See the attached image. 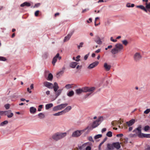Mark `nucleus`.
I'll return each mask as SVG.
<instances>
[{
  "label": "nucleus",
  "instance_id": "obj_1",
  "mask_svg": "<svg viewBox=\"0 0 150 150\" xmlns=\"http://www.w3.org/2000/svg\"><path fill=\"white\" fill-rule=\"evenodd\" d=\"M95 89L94 87H85L82 88H80L76 89L75 91L77 95H79L83 92H90V93L86 94L85 96V98H87L91 93H92Z\"/></svg>",
  "mask_w": 150,
  "mask_h": 150
},
{
  "label": "nucleus",
  "instance_id": "obj_2",
  "mask_svg": "<svg viewBox=\"0 0 150 150\" xmlns=\"http://www.w3.org/2000/svg\"><path fill=\"white\" fill-rule=\"evenodd\" d=\"M123 49V45L117 43L115 45V47L112 49L111 51V53L113 54H117Z\"/></svg>",
  "mask_w": 150,
  "mask_h": 150
},
{
  "label": "nucleus",
  "instance_id": "obj_3",
  "mask_svg": "<svg viewBox=\"0 0 150 150\" xmlns=\"http://www.w3.org/2000/svg\"><path fill=\"white\" fill-rule=\"evenodd\" d=\"M66 132L57 133L54 134L52 136V139L55 141H58L63 138L67 135Z\"/></svg>",
  "mask_w": 150,
  "mask_h": 150
},
{
  "label": "nucleus",
  "instance_id": "obj_4",
  "mask_svg": "<svg viewBox=\"0 0 150 150\" xmlns=\"http://www.w3.org/2000/svg\"><path fill=\"white\" fill-rule=\"evenodd\" d=\"M103 120V117H99L96 120L94 121L93 123L91 125L92 128H94L98 126Z\"/></svg>",
  "mask_w": 150,
  "mask_h": 150
},
{
  "label": "nucleus",
  "instance_id": "obj_5",
  "mask_svg": "<svg viewBox=\"0 0 150 150\" xmlns=\"http://www.w3.org/2000/svg\"><path fill=\"white\" fill-rule=\"evenodd\" d=\"M142 126L139 125L138 127L133 131V132L135 133L136 135L139 138H142L143 133H141Z\"/></svg>",
  "mask_w": 150,
  "mask_h": 150
},
{
  "label": "nucleus",
  "instance_id": "obj_6",
  "mask_svg": "<svg viewBox=\"0 0 150 150\" xmlns=\"http://www.w3.org/2000/svg\"><path fill=\"white\" fill-rule=\"evenodd\" d=\"M68 105L67 103L62 104L54 107L53 108V110L54 111L61 110L64 108Z\"/></svg>",
  "mask_w": 150,
  "mask_h": 150
},
{
  "label": "nucleus",
  "instance_id": "obj_7",
  "mask_svg": "<svg viewBox=\"0 0 150 150\" xmlns=\"http://www.w3.org/2000/svg\"><path fill=\"white\" fill-rule=\"evenodd\" d=\"M89 128V127L88 126L84 130H83L79 131L77 130L76 131L74 132L72 134V136L73 137H78L81 134V132L82 131L84 132L87 129H88Z\"/></svg>",
  "mask_w": 150,
  "mask_h": 150
},
{
  "label": "nucleus",
  "instance_id": "obj_8",
  "mask_svg": "<svg viewBox=\"0 0 150 150\" xmlns=\"http://www.w3.org/2000/svg\"><path fill=\"white\" fill-rule=\"evenodd\" d=\"M58 58L59 60H60L61 59V57L59 56V53H57V54L52 59V63L54 66L55 65V63L57 62Z\"/></svg>",
  "mask_w": 150,
  "mask_h": 150
},
{
  "label": "nucleus",
  "instance_id": "obj_9",
  "mask_svg": "<svg viewBox=\"0 0 150 150\" xmlns=\"http://www.w3.org/2000/svg\"><path fill=\"white\" fill-rule=\"evenodd\" d=\"M99 62L98 61H96L90 64L88 67V68L89 69H93L97 66Z\"/></svg>",
  "mask_w": 150,
  "mask_h": 150
},
{
  "label": "nucleus",
  "instance_id": "obj_10",
  "mask_svg": "<svg viewBox=\"0 0 150 150\" xmlns=\"http://www.w3.org/2000/svg\"><path fill=\"white\" fill-rule=\"evenodd\" d=\"M134 58L135 61H138L141 59L142 56L139 53L137 52L134 54Z\"/></svg>",
  "mask_w": 150,
  "mask_h": 150
},
{
  "label": "nucleus",
  "instance_id": "obj_11",
  "mask_svg": "<svg viewBox=\"0 0 150 150\" xmlns=\"http://www.w3.org/2000/svg\"><path fill=\"white\" fill-rule=\"evenodd\" d=\"M103 68L106 71H109L111 69V66L107 63H105L103 64Z\"/></svg>",
  "mask_w": 150,
  "mask_h": 150
},
{
  "label": "nucleus",
  "instance_id": "obj_12",
  "mask_svg": "<svg viewBox=\"0 0 150 150\" xmlns=\"http://www.w3.org/2000/svg\"><path fill=\"white\" fill-rule=\"evenodd\" d=\"M43 84L45 86L49 88H53V84L52 83L47 81H45L44 82Z\"/></svg>",
  "mask_w": 150,
  "mask_h": 150
},
{
  "label": "nucleus",
  "instance_id": "obj_13",
  "mask_svg": "<svg viewBox=\"0 0 150 150\" xmlns=\"http://www.w3.org/2000/svg\"><path fill=\"white\" fill-rule=\"evenodd\" d=\"M94 41L98 44L101 45L102 44V41H101L100 38L98 35L95 36L94 39Z\"/></svg>",
  "mask_w": 150,
  "mask_h": 150
},
{
  "label": "nucleus",
  "instance_id": "obj_14",
  "mask_svg": "<svg viewBox=\"0 0 150 150\" xmlns=\"http://www.w3.org/2000/svg\"><path fill=\"white\" fill-rule=\"evenodd\" d=\"M112 145L114 148H115L117 149H119L121 147L120 143L119 142H114L112 143Z\"/></svg>",
  "mask_w": 150,
  "mask_h": 150
},
{
  "label": "nucleus",
  "instance_id": "obj_15",
  "mask_svg": "<svg viewBox=\"0 0 150 150\" xmlns=\"http://www.w3.org/2000/svg\"><path fill=\"white\" fill-rule=\"evenodd\" d=\"M74 32H72L70 33L69 34L66 36L64 40V42H66L68 41L71 38V36L73 34Z\"/></svg>",
  "mask_w": 150,
  "mask_h": 150
},
{
  "label": "nucleus",
  "instance_id": "obj_16",
  "mask_svg": "<svg viewBox=\"0 0 150 150\" xmlns=\"http://www.w3.org/2000/svg\"><path fill=\"white\" fill-rule=\"evenodd\" d=\"M135 122V120L132 119L130 120L128 122H127L126 124L129 126H130L132 125Z\"/></svg>",
  "mask_w": 150,
  "mask_h": 150
},
{
  "label": "nucleus",
  "instance_id": "obj_17",
  "mask_svg": "<svg viewBox=\"0 0 150 150\" xmlns=\"http://www.w3.org/2000/svg\"><path fill=\"white\" fill-rule=\"evenodd\" d=\"M11 110L5 111V115H7L8 117V118L12 117L13 115V113H11L10 115H8V114L11 112Z\"/></svg>",
  "mask_w": 150,
  "mask_h": 150
},
{
  "label": "nucleus",
  "instance_id": "obj_18",
  "mask_svg": "<svg viewBox=\"0 0 150 150\" xmlns=\"http://www.w3.org/2000/svg\"><path fill=\"white\" fill-rule=\"evenodd\" d=\"M71 109V106H68L66 107L64 110H62L63 113H65L70 111Z\"/></svg>",
  "mask_w": 150,
  "mask_h": 150
},
{
  "label": "nucleus",
  "instance_id": "obj_19",
  "mask_svg": "<svg viewBox=\"0 0 150 150\" xmlns=\"http://www.w3.org/2000/svg\"><path fill=\"white\" fill-rule=\"evenodd\" d=\"M111 124L113 126H115L117 125L120 124V125L121 124V121H114L112 122H111Z\"/></svg>",
  "mask_w": 150,
  "mask_h": 150
},
{
  "label": "nucleus",
  "instance_id": "obj_20",
  "mask_svg": "<svg viewBox=\"0 0 150 150\" xmlns=\"http://www.w3.org/2000/svg\"><path fill=\"white\" fill-rule=\"evenodd\" d=\"M30 111L31 113L34 114L36 111V109L33 107H31L30 109Z\"/></svg>",
  "mask_w": 150,
  "mask_h": 150
},
{
  "label": "nucleus",
  "instance_id": "obj_21",
  "mask_svg": "<svg viewBox=\"0 0 150 150\" xmlns=\"http://www.w3.org/2000/svg\"><path fill=\"white\" fill-rule=\"evenodd\" d=\"M31 5V4L30 3L28 2H25L21 4L20 6L21 7H24L25 6H26L27 7H29Z\"/></svg>",
  "mask_w": 150,
  "mask_h": 150
},
{
  "label": "nucleus",
  "instance_id": "obj_22",
  "mask_svg": "<svg viewBox=\"0 0 150 150\" xmlns=\"http://www.w3.org/2000/svg\"><path fill=\"white\" fill-rule=\"evenodd\" d=\"M77 64V63L75 62H73L70 63V67L73 68H75L76 65Z\"/></svg>",
  "mask_w": 150,
  "mask_h": 150
},
{
  "label": "nucleus",
  "instance_id": "obj_23",
  "mask_svg": "<svg viewBox=\"0 0 150 150\" xmlns=\"http://www.w3.org/2000/svg\"><path fill=\"white\" fill-rule=\"evenodd\" d=\"M53 106V104L52 103L47 104L45 105V108L46 110H48L52 107Z\"/></svg>",
  "mask_w": 150,
  "mask_h": 150
},
{
  "label": "nucleus",
  "instance_id": "obj_24",
  "mask_svg": "<svg viewBox=\"0 0 150 150\" xmlns=\"http://www.w3.org/2000/svg\"><path fill=\"white\" fill-rule=\"evenodd\" d=\"M107 146L108 149L109 150H113L114 149L112 143V144H108L107 145Z\"/></svg>",
  "mask_w": 150,
  "mask_h": 150
},
{
  "label": "nucleus",
  "instance_id": "obj_25",
  "mask_svg": "<svg viewBox=\"0 0 150 150\" xmlns=\"http://www.w3.org/2000/svg\"><path fill=\"white\" fill-rule=\"evenodd\" d=\"M137 7L140 8V9L144 10L146 12H147V10L144 7V6L142 5L138 6H137Z\"/></svg>",
  "mask_w": 150,
  "mask_h": 150
},
{
  "label": "nucleus",
  "instance_id": "obj_26",
  "mask_svg": "<svg viewBox=\"0 0 150 150\" xmlns=\"http://www.w3.org/2000/svg\"><path fill=\"white\" fill-rule=\"evenodd\" d=\"M53 75L51 73H50L48 74V76L47 79L48 80L51 81L53 78Z\"/></svg>",
  "mask_w": 150,
  "mask_h": 150
},
{
  "label": "nucleus",
  "instance_id": "obj_27",
  "mask_svg": "<svg viewBox=\"0 0 150 150\" xmlns=\"http://www.w3.org/2000/svg\"><path fill=\"white\" fill-rule=\"evenodd\" d=\"M62 92V90L61 89H59L56 92H55V95L56 97H57L59 96Z\"/></svg>",
  "mask_w": 150,
  "mask_h": 150
},
{
  "label": "nucleus",
  "instance_id": "obj_28",
  "mask_svg": "<svg viewBox=\"0 0 150 150\" xmlns=\"http://www.w3.org/2000/svg\"><path fill=\"white\" fill-rule=\"evenodd\" d=\"M143 137L150 138V134H146L143 133L142 136V138Z\"/></svg>",
  "mask_w": 150,
  "mask_h": 150
},
{
  "label": "nucleus",
  "instance_id": "obj_29",
  "mask_svg": "<svg viewBox=\"0 0 150 150\" xmlns=\"http://www.w3.org/2000/svg\"><path fill=\"white\" fill-rule=\"evenodd\" d=\"M74 94V92L73 91H71L67 93V95L69 97H71L73 96Z\"/></svg>",
  "mask_w": 150,
  "mask_h": 150
},
{
  "label": "nucleus",
  "instance_id": "obj_30",
  "mask_svg": "<svg viewBox=\"0 0 150 150\" xmlns=\"http://www.w3.org/2000/svg\"><path fill=\"white\" fill-rule=\"evenodd\" d=\"M63 113L62 111L58 112L57 113H55L53 115L54 116H59L62 115Z\"/></svg>",
  "mask_w": 150,
  "mask_h": 150
},
{
  "label": "nucleus",
  "instance_id": "obj_31",
  "mask_svg": "<svg viewBox=\"0 0 150 150\" xmlns=\"http://www.w3.org/2000/svg\"><path fill=\"white\" fill-rule=\"evenodd\" d=\"M146 8L150 12V3L149 4H147V3H146Z\"/></svg>",
  "mask_w": 150,
  "mask_h": 150
},
{
  "label": "nucleus",
  "instance_id": "obj_32",
  "mask_svg": "<svg viewBox=\"0 0 150 150\" xmlns=\"http://www.w3.org/2000/svg\"><path fill=\"white\" fill-rule=\"evenodd\" d=\"M38 116L41 119L44 118L45 117L44 115L42 113H40L38 115Z\"/></svg>",
  "mask_w": 150,
  "mask_h": 150
},
{
  "label": "nucleus",
  "instance_id": "obj_33",
  "mask_svg": "<svg viewBox=\"0 0 150 150\" xmlns=\"http://www.w3.org/2000/svg\"><path fill=\"white\" fill-rule=\"evenodd\" d=\"M106 135L108 137H111L112 136V133L111 132L109 131L106 134Z\"/></svg>",
  "mask_w": 150,
  "mask_h": 150
},
{
  "label": "nucleus",
  "instance_id": "obj_34",
  "mask_svg": "<svg viewBox=\"0 0 150 150\" xmlns=\"http://www.w3.org/2000/svg\"><path fill=\"white\" fill-rule=\"evenodd\" d=\"M8 123V121L7 120H5L3 122H2L0 124L1 126H3L5 125H6Z\"/></svg>",
  "mask_w": 150,
  "mask_h": 150
},
{
  "label": "nucleus",
  "instance_id": "obj_35",
  "mask_svg": "<svg viewBox=\"0 0 150 150\" xmlns=\"http://www.w3.org/2000/svg\"><path fill=\"white\" fill-rule=\"evenodd\" d=\"M102 135L101 134H98L96 135L94 137V138L95 139H98V138H99L101 137H102Z\"/></svg>",
  "mask_w": 150,
  "mask_h": 150
},
{
  "label": "nucleus",
  "instance_id": "obj_36",
  "mask_svg": "<svg viewBox=\"0 0 150 150\" xmlns=\"http://www.w3.org/2000/svg\"><path fill=\"white\" fill-rule=\"evenodd\" d=\"M72 87V85L70 84L66 85L65 86V88L67 89H70Z\"/></svg>",
  "mask_w": 150,
  "mask_h": 150
},
{
  "label": "nucleus",
  "instance_id": "obj_37",
  "mask_svg": "<svg viewBox=\"0 0 150 150\" xmlns=\"http://www.w3.org/2000/svg\"><path fill=\"white\" fill-rule=\"evenodd\" d=\"M84 43L83 42H81L80 43L79 45H77V48L78 49H80L81 47H82L83 46V45Z\"/></svg>",
  "mask_w": 150,
  "mask_h": 150
},
{
  "label": "nucleus",
  "instance_id": "obj_38",
  "mask_svg": "<svg viewBox=\"0 0 150 150\" xmlns=\"http://www.w3.org/2000/svg\"><path fill=\"white\" fill-rule=\"evenodd\" d=\"M150 128V127H149V126L148 125H147V126H145L144 127V131H146L147 130H149V129Z\"/></svg>",
  "mask_w": 150,
  "mask_h": 150
},
{
  "label": "nucleus",
  "instance_id": "obj_39",
  "mask_svg": "<svg viewBox=\"0 0 150 150\" xmlns=\"http://www.w3.org/2000/svg\"><path fill=\"white\" fill-rule=\"evenodd\" d=\"M99 19V18L98 17H96L95 18V25L96 26L98 25H99L100 24V23H98V24L96 23V21Z\"/></svg>",
  "mask_w": 150,
  "mask_h": 150
},
{
  "label": "nucleus",
  "instance_id": "obj_40",
  "mask_svg": "<svg viewBox=\"0 0 150 150\" xmlns=\"http://www.w3.org/2000/svg\"><path fill=\"white\" fill-rule=\"evenodd\" d=\"M6 60V59L4 57L0 56V61H5Z\"/></svg>",
  "mask_w": 150,
  "mask_h": 150
},
{
  "label": "nucleus",
  "instance_id": "obj_41",
  "mask_svg": "<svg viewBox=\"0 0 150 150\" xmlns=\"http://www.w3.org/2000/svg\"><path fill=\"white\" fill-rule=\"evenodd\" d=\"M150 112V109H147L144 112V113L148 114Z\"/></svg>",
  "mask_w": 150,
  "mask_h": 150
},
{
  "label": "nucleus",
  "instance_id": "obj_42",
  "mask_svg": "<svg viewBox=\"0 0 150 150\" xmlns=\"http://www.w3.org/2000/svg\"><path fill=\"white\" fill-rule=\"evenodd\" d=\"M43 105H40L38 106V111H40L42 109V108Z\"/></svg>",
  "mask_w": 150,
  "mask_h": 150
},
{
  "label": "nucleus",
  "instance_id": "obj_43",
  "mask_svg": "<svg viewBox=\"0 0 150 150\" xmlns=\"http://www.w3.org/2000/svg\"><path fill=\"white\" fill-rule=\"evenodd\" d=\"M122 42V43L125 45H126L128 44V42L126 40H123Z\"/></svg>",
  "mask_w": 150,
  "mask_h": 150
},
{
  "label": "nucleus",
  "instance_id": "obj_44",
  "mask_svg": "<svg viewBox=\"0 0 150 150\" xmlns=\"http://www.w3.org/2000/svg\"><path fill=\"white\" fill-rule=\"evenodd\" d=\"M4 107L6 109H8L10 107V105L9 104H7L5 105Z\"/></svg>",
  "mask_w": 150,
  "mask_h": 150
},
{
  "label": "nucleus",
  "instance_id": "obj_45",
  "mask_svg": "<svg viewBox=\"0 0 150 150\" xmlns=\"http://www.w3.org/2000/svg\"><path fill=\"white\" fill-rule=\"evenodd\" d=\"M39 12V11L38 10V11H36L35 13V16H38V15Z\"/></svg>",
  "mask_w": 150,
  "mask_h": 150
},
{
  "label": "nucleus",
  "instance_id": "obj_46",
  "mask_svg": "<svg viewBox=\"0 0 150 150\" xmlns=\"http://www.w3.org/2000/svg\"><path fill=\"white\" fill-rule=\"evenodd\" d=\"M53 88H54V92H55L58 91V89L59 88V87H53Z\"/></svg>",
  "mask_w": 150,
  "mask_h": 150
},
{
  "label": "nucleus",
  "instance_id": "obj_47",
  "mask_svg": "<svg viewBox=\"0 0 150 150\" xmlns=\"http://www.w3.org/2000/svg\"><path fill=\"white\" fill-rule=\"evenodd\" d=\"M89 10V8H86L84 9H83V10L82 11V13H83L86 12V11Z\"/></svg>",
  "mask_w": 150,
  "mask_h": 150
},
{
  "label": "nucleus",
  "instance_id": "obj_48",
  "mask_svg": "<svg viewBox=\"0 0 150 150\" xmlns=\"http://www.w3.org/2000/svg\"><path fill=\"white\" fill-rule=\"evenodd\" d=\"M110 40L113 42H116L117 41L116 39H113L112 37H111L110 38Z\"/></svg>",
  "mask_w": 150,
  "mask_h": 150
},
{
  "label": "nucleus",
  "instance_id": "obj_49",
  "mask_svg": "<svg viewBox=\"0 0 150 150\" xmlns=\"http://www.w3.org/2000/svg\"><path fill=\"white\" fill-rule=\"evenodd\" d=\"M88 140L94 142V140L93 139V138L92 137H88Z\"/></svg>",
  "mask_w": 150,
  "mask_h": 150
},
{
  "label": "nucleus",
  "instance_id": "obj_50",
  "mask_svg": "<svg viewBox=\"0 0 150 150\" xmlns=\"http://www.w3.org/2000/svg\"><path fill=\"white\" fill-rule=\"evenodd\" d=\"M18 97L17 95H15V94H14L12 96V98H17Z\"/></svg>",
  "mask_w": 150,
  "mask_h": 150
},
{
  "label": "nucleus",
  "instance_id": "obj_51",
  "mask_svg": "<svg viewBox=\"0 0 150 150\" xmlns=\"http://www.w3.org/2000/svg\"><path fill=\"white\" fill-rule=\"evenodd\" d=\"M123 136V134H117L116 135V137H122Z\"/></svg>",
  "mask_w": 150,
  "mask_h": 150
},
{
  "label": "nucleus",
  "instance_id": "obj_52",
  "mask_svg": "<svg viewBox=\"0 0 150 150\" xmlns=\"http://www.w3.org/2000/svg\"><path fill=\"white\" fill-rule=\"evenodd\" d=\"M4 114H5V111H0V115H3Z\"/></svg>",
  "mask_w": 150,
  "mask_h": 150
},
{
  "label": "nucleus",
  "instance_id": "obj_53",
  "mask_svg": "<svg viewBox=\"0 0 150 150\" xmlns=\"http://www.w3.org/2000/svg\"><path fill=\"white\" fill-rule=\"evenodd\" d=\"M53 87H59L57 83L55 82L54 83V85H53Z\"/></svg>",
  "mask_w": 150,
  "mask_h": 150
},
{
  "label": "nucleus",
  "instance_id": "obj_54",
  "mask_svg": "<svg viewBox=\"0 0 150 150\" xmlns=\"http://www.w3.org/2000/svg\"><path fill=\"white\" fill-rule=\"evenodd\" d=\"M88 55H89V54H88L86 55L84 57V59L85 60H86L87 59V58L88 57Z\"/></svg>",
  "mask_w": 150,
  "mask_h": 150
},
{
  "label": "nucleus",
  "instance_id": "obj_55",
  "mask_svg": "<svg viewBox=\"0 0 150 150\" xmlns=\"http://www.w3.org/2000/svg\"><path fill=\"white\" fill-rule=\"evenodd\" d=\"M64 71H60L57 74H63Z\"/></svg>",
  "mask_w": 150,
  "mask_h": 150
},
{
  "label": "nucleus",
  "instance_id": "obj_56",
  "mask_svg": "<svg viewBox=\"0 0 150 150\" xmlns=\"http://www.w3.org/2000/svg\"><path fill=\"white\" fill-rule=\"evenodd\" d=\"M91 150V147L90 146H87L86 149V150Z\"/></svg>",
  "mask_w": 150,
  "mask_h": 150
},
{
  "label": "nucleus",
  "instance_id": "obj_57",
  "mask_svg": "<svg viewBox=\"0 0 150 150\" xmlns=\"http://www.w3.org/2000/svg\"><path fill=\"white\" fill-rule=\"evenodd\" d=\"M104 143L102 142L99 145V148L100 149V148L101 145L103 144Z\"/></svg>",
  "mask_w": 150,
  "mask_h": 150
},
{
  "label": "nucleus",
  "instance_id": "obj_58",
  "mask_svg": "<svg viewBox=\"0 0 150 150\" xmlns=\"http://www.w3.org/2000/svg\"><path fill=\"white\" fill-rule=\"evenodd\" d=\"M88 144V142H87V143H84V144H83L82 145V146H83V147H85Z\"/></svg>",
  "mask_w": 150,
  "mask_h": 150
},
{
  "label": "nucleus",
  "instance_id": "obj_59",
  "mask_svg": "<svg viewBox=\"0 0 150 150\" xmlns=\"http://www.w3.org/2000/svg\"><path fill=\"white\" fill-rule=\"evenodd\" d=\"M106 130V129L105 128H103L102 130V132L103 133L104 132H105Z\"/></svg>",
  "mask_w": 150,
  "mask_h": 150
},
{
  "label": "nucleus",
  "instance_id": "obj_60",
  "mask_svg": "<svg viewBox=\"0 0 150 150\" xmlns=\"http://www.w3.org/2000/svg\"><path fill=\"white\" fill-rule=\"evenodd\" d=\"M27 91L29 93H31V92H32V91H30V88H27Z\"/></svg>",
  "mask_w": 150,
  "mask_h": 150
},
{
  "label": "nucleus",
  "instance_id": "obj_61",
  "mask_svg": "<svg viewBox=\"0 0 150 150\" xmlns=\"http://www.w3.org/2000/svg\"><path fill=\"white\" fill-rule=\"evenodd\" d=\"M100 51V49H98L96 51L95 53H98Z\"/></svg>",
  "mask_w": 150,
  "mask_h": 150
},
{
  "label": "nucleus",
  "instance_id": "obj_62",
  "mask_svg": "<svg viewBox=\"0 0 150 150\" xmlns=\"http://www.w3.org/2000/svg\"><path fill=\"white\" fill-rule=\"evenodd\" d=\"M127 6L128 7H130L131 5L130 3H127Z\"/></svg>",
  "mask_w": 150,
  "mask_h": 150
},
{
  "label": "nucleus",
  "instance_id": "obj_63",
  "mask_svg": "<svg viewBox=\"0 0 150 150\" xmlns=\"http://www.w3.org/2000/svg\"><path fill=\"white\" fill-rule=\"evenodd\" d=\"M34 88L33 87V84H31L30 86V88L31 89H33Z\"/></svg>",
  "mask_w": 150,
  "mask_h": 150
},
{
  "label": "nucleus",
  "instance_id": "obj_64",
  "mask_svg": "<svg viewBox=\"0 0 150 150\" xmlns=\"http://www.w3.org/2000/svg\"><path fill=\"white\" fill-rule=\"evenodd\" d=\"M133 128L132 127H130L129 128V131H130L132 130Z\"/></svg>",
  "mask_w": 150,
  "mask_h": 150
}]
</instances>
